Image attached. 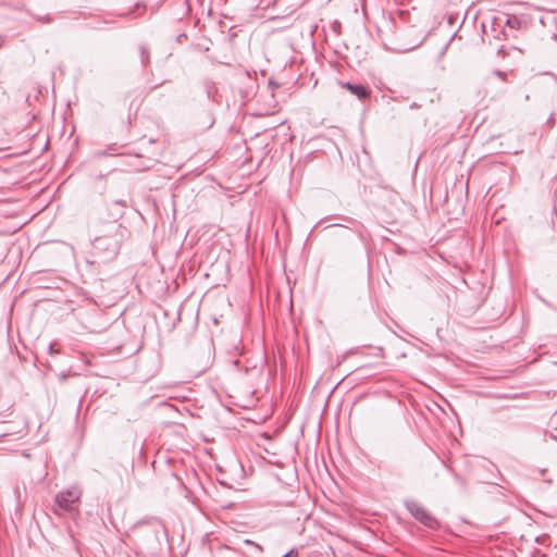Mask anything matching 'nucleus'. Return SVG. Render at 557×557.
<instances>
[{"instance_id": "nucleus-1", "label": "nucleus", "mask_w": 557, "mask_h": 557, "mask_svg": "<svg viewBox=\"0 0 557 557\" xmlns=\"http://www.w3.org/2000/svg\"><path fill=\"white\" fill-rule=\"evenodd\" d=\"M361 11L366 21L373 20L387 50L409 52L420 47L428 38L426 25L414 7L411 11L401 8L386 11L377 8L376 16H371L368 2H361Z\"/></svg>"}, {"instance_id": "nucleus-2", "label": "nucleus", "mask_w": 557, "mask_h": 557, "mask_svg": "<svg viewBox=\"0 0 557 557\" xmlns=\"http://www.w3.org/2000/svg\"><path fill=\"white\" fill-rule=\"evenodd\" d=\"M114 212L111 220H99L89 226L90 258L86 259V265L92 273L96 272V263L113 261L120 253L123 244L131 237L128 227L119 222L124 214L125 200L113 202Z\"/></svg>"}, {"instance_id": "nucleus-3", "label": "nucleus", "mask_w": 557, "mask_h": 557, "mask_svg": "<svg viewBox=\"0 0 557 557\" xmlns=\"http://www.w3.org/2000/svg\"><path fill=\"white\" fill-rule=\"evenodd\" d=\"M126 540L135 545L137 553L146 556H164L171 550L168 530L158 517H146L134 523L126 533Z\"/></svg>"}, {"instance_id": "nucleus-4", "label": "nucleus", "mask_w": 557, "mask_h": 557, "mask_svg": "<svg viewBox=\"0 0 557 557\" xmlns=\"http://www.w3.org/2000/svg\"><path fill=\"white\" fill-rule=\"evenodd\" d=\"M404 506L411 515V517L423 524L425 528L432 531H437L441 529V521L428 509H425L419 502L407 498L404 500Z\"/></svg>"}, {"instance_id": "nucleus-5", "label": "nucleus", "mask_w": 557, "mask_h": 557, "mask_svg": "<svg viewBox=\"0 0 557 557\" xmlns=\"http://www.w3.org/2000/svg\"><path fill=\"white\" fill-rule=\"evenodd\" d=\"M283 3L284 2H268V4L262 8L261 14L258 13L259 7H256L253 8L256 11L255 15L267 21H289L298 7L288 5L284 10H281V4Z\"/></svg>"}, {"instance_id": "nucleus-6", "label": "nucleus", "mask_w": 557, "mask_h": 557, "mask_svg": "<svg viewBox=\"0 0 557 557\" xmlns=\"http://www.w3.org/2000/svg\"><path fill=\"white\" fill-rule=\"evenodd\" d=\"M81 492L77 488H67L54 496V504L61 510L69 513H78L75 504L79 502Z\"/></svg>"}, {"instance_id": "nucleus-7", "label": "nucleus", "mask_w": 557, "mask_h": 557, "mask_svg": "<svg viewBox=\"0 0 557 557\" xmlns=\"http://www.w3.org/2000/svg\"><path fill=\"white\" fill-rule=\"evenodd\" d=\"M344 87L349 90L354 96H356L359 100H367L370 98L371 90L368 86L360 83H351L347 82L344 84Z\"/></svg>"}, {"instance_id": "nucleus-8", "label": "nucleus", "mask_w": 557, "mask_h": 557, "mask_svg": "<svg viewBox=\"0 0 557 557\" xmlns=\"http://www.w3.org/2000/svg\"><path fill=\"white\" fill-rule=\"evenodd\" d=\"M16 9L27 11L32 16H34L37 21H40V22L50 23L52 21V17L50 16L49 13L44 14V13L36 12L33 7L25 8L24 3H22V5L17 7Z\"/></svg>"}, {"instance_id": "nucleus-9", "label": "nucleus", "mask_w": 557, "mask_h": 557, "mask_svg": "<svg viewBox=\"0 0 557 557\" xmlns=\"http://www.w3.org/2000/svg\"><path fill=\"white\" fill-rule=\"evenodd\" d=\"M351 231H354L358 238L364 244L367 245L369 238H370V233L369 231L367 230V227L360 223V224H356V227H351Z\"/></svg>"}, {"instance_id": "nucleus-10", "label": "nucleus", "mask_w": 557, "mask_h": 557, "mask_svg": "<svg viewBox=\"0 0 557 557\" xmlns=\"http://www.w3.org/2000/svg\"><path fill=\"white\" fill-rule=\"evenodd\" d=\"M145 10H146L145 2L136 1L132 10H129L125 13H122L121 15L137 17Z\"/></svg>"}, {"instance_id": "nucleus-11", "label": "nucleus", "mask_w": 557, "mask_h": 557, "mask_svg": "<svg viewBox=\"0 0 557 557\" xmlns=\"http://www.w3.org/2000/svg\"><path fill=\"white\" fill-rule=\"evenodd\" d=\"M521 24V21L516 15H508L505 22V26L508 27L510 32L520 29Z\"/></svg>"}, {"instance_id": "nucleus-12", "label": "nucleus", "mask_w": 557, "mask_h": 557, "mask_svg": "<svg viewBox=\"0 0 557 557\" xmlns=\"http://www.w3.org/2000/svg\"><path fill=\"white\" fill-rule=\"evenodd\" d=\"M341 220L344 221L346 224L335 223V224L329 225L327 227L342 226V227L351 230V227H356V224L361 223L360 221H358L354 218H350V216H341Z\"/></svg>"}, {"instance_id": "nucleus-13", "label": "nucleus", "mask_w": 557, "mask_h": 557, "mask_svg": "<svg viewBox=\"0 0 557 557\" xmlns=\"http://www.w3.org/2000/svg\"><path fill=\"white\" fill-rule=\"evenodd\" d=\"M117 146L115 144L108 146L104 150H97L95 151V156L97 158L108 157V156H114L116 154Z\"/></svg>"}, {"instance_id": "nucleus-14", "label": "nucleus", "mask_w": 557, "mask_h": 557, "mask_svg": "<svg viewBox=\"0 0 557 557\" xmlns=\"http://www.w3.org/2000/svg\"><path fill=\"white\" fill-rule=\"evenodd\" d=\"M139 50H140L141 63L146 66L148 64L149 58H150L148 48L145 45H140Z\"/></svg>"}, {"instance_id": "nucleus-15", "label": "nucleus", "mask_w": 557, "mask_h": 557, "mask_svg": "<svg viewBox=\"0 0 557 557\" xmlns=\"http://www.w3.org/2000/svg\"><path fill=\"white\" fill-rule=\"evenodd\" d=\"M509 51H518V52H521V50H519L517 47L515 46H510L509 48H507L506 46H502L497 49V54L498 55H502L503 58L505 55H508L509 54Z\"/></svg>"}, {"instance_id": "nucleus-16", "label": "nucleus", "mask_w": 557, "mask_h": 557, "mask_svg": "<svg viewBox=\"0 0 557 557\" xmlns=\"http://www.w3.org/2000/svg\"><path fill=\"white\" fill-rule=\"evenodd\" d=\"M442 463L447 468V470L453 474L454 479L458 482V483H462V478L448 465H446V462L444 460H442Z\"/></svg>"}, {"instance_id": "nucleus-17", "label": "nucleus", "mask_w": 557, "mask_h": 557, "mask_svg": "<svg viewBox=\"0 0 557 557\" xmlns=\"http://www.w3.org/2000/svg\"><path fill=\"white\" fill-rule=\"evenodd\" d=\"M282 557H299V552L297 548H292L287 553H285Z\"/></svg>"}, {"instance_id": "nucleus-18", "label": "nucleus", "mask_w": 557, "mask_h": 557, "mask_svg": "<svg viewBox=\"0 0 557 557\" xmlns=\"http://www.w3.org/2000/svg\"><path fill=\"white\" fill-rule=\"evenodd\" d=\"M494 74H495L496 76H498L499 78H502V79H504V78H505V76H506V72H503V71H500V70H495V71H494Z\"/></svg>"}, {"instance_id": "nucleus-19", "label": "nucleus", "mask_w": 557, "mask_h": 557, "mask_svg": "<svg viewBox=\"0 0 557 557\" xmlns=\"http://www.w3.org/2000/svg\"><path fill=\"white\" fill-rule=\"evenodd\" d=\"M375 350H376V352H374L375 357H383L384 356V350H383L382 347H376Z\"/></svg>"}, {"instance_id": "nucleus-20", "label": "nucleus", "mask_w": 557, "mask_h": 557, "mask_svg": "<svg viewBox=\"0 0 557 557\" xmlns=\"http://www.w3.org/2000/svg\"><path fill=\"white\" fill-rule=\"evenodd\" d=\"M339 29H341V23L338 21H334V23H333V30L338 34Z\"/></svg>"}, {"instance_id": "nucleus-21", "label": "nucleus", "mask_w": 557, "mask_h": 557, "mask_svg": "<svg viewBox=\"0 0 557 557\" xmlns=\"http://www.w3.org/2000/svg\"><path fill=\"white\" fill-rule=\"evenodd\" d=\"M69 376H70V374H69V373H66V372H61V373H60V375H59V380L63 382V381H65Z\"/></svg>"}, {"instance_id": "nucleus-22", "label": "nucleus", "mask_w": 557, "mask_h": 557, "mask_svg": "<svg viewBox=\"0 0 557 557\" xmlns=\"http://www.w3.org/2000/svg\"><path fill=\"white\" fill-rule=\"evenodd\" d=\"M183 37H186V34H185V33L180 34V35L177 36L176 40H177L178 42H181V40H182V38H183Z\"/></svg>"}, {"instance_id": "nucleus-23", "label": "nucleus", "mask_w": 557, "mask_h": 557, "mask_svg": "<svg viewBox=\"0 0 557 557\" xmlns=\"http://www.w3.org/2000/svg\"><path fill=\"white\" fill-rule=\"evenodd\" d=\"M420 106L417 103V102H412L410 104V109H416V108H419Z\"/></svg>"}, {"instance_id": "nucleus-24", "label": "nucleus", "mask_w": 557, "mask_h": 557, "mask_svg": "<svg viewBox=\"0 0 557 557\" xmlns=\"http://www.w3.org/2000/svg\"><path fill=\"white\" fill-rule=\"evenodd\" d=\"M184 4L186 5L187 10H191L190 2L185 1Z\"/></svg>"}, {"instance_id": "nucleus-25", "label": "nucleus", "mask_w": 557, "mask_h": 557, "mask_svg": "<svg viewBox=\"0 0 557 557\" xmlns=\"http://www.w3.org/2000/svg\"><path fill=\"white\" fill-rule=\"evenodd\" d=\"M502 33H503V35L505 36L506 39L510 36L507 30H503Z\"/></svg>"}, {"instance_id": "nucleus-26", "label": "nucleus", "mask_w": 557, "mask_h": 557, "mask_svg": "<svg viewBox=\"0 0 557 557\" xmlns=\"http://www.w3.org/2000/svg\"><path fill=\"white\" fill-rule=\"evenodd\" d=\"M49 352H50V354H54L53 345H52V344H50V346H49Z\"/></svg>"}, {"instance_id": "nucleus-27", "label": "nucleus", "mask_w": 557, "mask_h": 557, "mask_svg": "<svg viewBox=\"0 0 557 557\" xmlns=\"http://www.w3.org/2000/svg\"><path fill=\"white\" fill-rule=\"evenodd\" d=\"M447 47H448V44H446V45L444 46V48H443V50H442V53H441V54H444V53H445V51H446Z\"/></svg>"}, {"instance_id": "nucleus-28", "label": "nucleus", "mask_w": 557, "mask_h": 557, "mask_svg": "<svg viewBox=\"0 0 557 557\" xmlns=\"http://www.w3.org/2000/svg\"><path fill=\"white\" fill-rule=\"evenodd\" d=\"M3 41H4L3 36L0 35V47L3 45Z\"/></svg>"}, {"instance_id": "nucleus-29", "label": "nucleus", "mask_w": 557, "mask_h": 557, "mask_svg": "<svg viewBox=\"0 0 557 557\" xmlns=\"http://www.w3.org/2000/svg\"><path fill=\"white\" fill-rule=\"evenodd\" d=\"M207 96H208V98H211V97H212V96H211V89H207Z\"/></svg>"}]
</instances>
